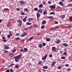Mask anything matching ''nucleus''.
Listing matches in <instances>:
<instances>
[{"instance_id":"1","label":"nucleus","mask_w":72,"mask_h":72,"mask_svg":"<svg viewBox=\"0 0 72 72\" xmlns=\"http://www.w3.org/2000/svg\"><path fill=\"white\" fill-rule=\"evenodd\" d=\"M22 56L21 55H19L15 57H14V59H20V58H21V57Z\"/></svg>"},{"instance_id":"2","label":"nucleus","mask_w":72,"mask_h":72,"mask_svg":"<svg viewBox=\"0 0 72 72\" xmlns=\"http://www.w3.org/2000/svg\"><path fill=\"white\" fill-rule=\"evenodd\" d=\"M46 57H47V55H45L44 56V57L42 58V60H45L46 59Z\"/></svg>"},{"instance_id":"3","label":"nucleus","mask_w":72,"mask_h":72,"mask_svg":"<svg viewBox=\"0 0 72 72\" xmlns=\"http://www.w3.org/2000/svg\"><path fill=\"white\" fill-rule=\"evenodd\" d=\"M52 50L54 52H55L56 51V49L55 47H53L52 48Z\"/></svg>"},{"instance_id":"4","label":"nucleus","mask_w":72,"mask_h":72,"mask_svg":"<svg viewBox=\"0 0 72 72\" xmlns=\"http://www.w3.org/2000/svg\"><path fill=\"white\" fill-rule=\"evenodd\" d=\"M63 45L64 46H65V47L68 46V44L64 43L63 44Z\"/></svg>"},{"instance_id":"5","label":"nucleus","mask_w":72,"mask_h":72,"mask_svg":"<svg viewBox=\"0 0 72 72\" xmlns=\"http://www.w3.org/2000/svg\"><path fill=\"white\" fill-rule=\"evenodd\" d=\"M55 63H56V62H55V61L53 62L51 64L52 66H55Z\"/></svg>"},{"instance_id":"6","label":"nucleus","mask_w":72,"mask_h":72,"mask_svg":"<svg viewBox=\"0 0 72 72\" xmlns=\"http://www.w3.org/2000/svg\"><path fill=\"white\" fill-rule=\"evenodd\" d=\"M37 12H39L40 13H42V10L41 9H40L38 10Z\"/></svg>"},{"instance_id":"7","label":"nucleus","mask_w":72,"mask_h":72,"mask_svg":"<svg viewBox=\"0 0 72 72\" xmlns=\"http://www.w3.org/2000/svg\"><path fill=\"white\" fill-rule=\"evenodd\" d=\"M59 28L58 26H57L55 27V28H52L51 29H50V30H55V29H58Z\"/></svg>"},{"instance_id":"8","label":"nucleus","mask_w":72,"mask_h":72,"mask_svg":"<svg viewBox=\"0 0 72 72\" xmlns=\"http://www.w3.org/2000/svg\"><path fill=\"white\" fill-rule=\"evenodd\" d=\"M50 7L51 9H55L56 7L55 6H54L53 5L50 6Z\"/></svg>"},{"instance_id":"9","label":"nucleus","mask_w":72,"mask_h":72,"mask_svg":"<svg viewBox=\"0 0 72 72\" xmlns=\"http://www.w3.org/2000/svg\"><path fill=\"white\" fill-rule=\"evenodd\" d=\"M46 22L45 21H43L42 22V24H46Z\"/></svg>"},{"instance_id":"10","label":"nucleus","mask_w":72,"mask_h":72,"mask_svg":"<svg viewBox=\"0 0 72 72\" xmlns=\"http://www.w3.org/2000/svg\"><path fill=\"white\" fill-rule=\"evenodd\" d=\"M26 35H27V33H23L21 35V36H22V37H23V36H26Z\"/></svg>"},{"instance_id":"11","label":"nucleus","mask_w":72,"mask_h":72,"mask_svg":"<svg viewBox=\"0 0 72 72\" xmlns=\"http://www.w3.org/2000/svg\"><path fill=\"white\" fill-rule=\"evenodd\" d=\"M59 4H60V5H62V6H64V4H63V2H60Z\"/></svg>"},{"instance_id":"12","label":"nucleus","mask_w":72,"mask_h":72,"mask_svg":"<svg viewBox=\"0 0 72 72\" xmlns=\"http://www.w3.org/2000/svg\"><path fill=\"white\" fill-rule=\"evenodd\" d=\"M9 55L11 57H13V55H14L12 53H10L9 54Z\"/></svg>"},{"instance_id":"13","label":"nucleus","mask_w":72,"mask_h":72,"mask_svg":"<svg viewBox=\"0 0 72 72\" xmlns=\"http://www.w3.org/2000/svg\"><path fill=\"white\" fill-rule=\"evenodd\" d=\"M20 3L21 4L23 5V4H24V1H20Z\"/></svg>"},{"instance_id":"14","label":"nucleus","mask_w":72,"mask_h":72,"mask_svg":"<svg viewBox=\"0 0 72 72\" xmlns=\"http://www.w3.org/2000/svg\"><path fill=\"white\" fill-rule=\"evenodd\" d=\"M17 22H18V23H19V24H22V21H21L20 20H18L17 21Z\"/></svg>"},{"instance_id":"15","label":"nucleus","mask_w":72,"mask_h":72,"mask_svg":"<svg viewBox=\"0 0 72 72\" xmlns=\"http://www.w3.org/2000/svg\"><path fill=\"white\" fill-rule=\"evenodd\" d=\"M60 42V41L59 40H58L55 43L56 44H59V42Z\"/></svg>"},{"instance_id":"16","label":"nucleus","mask_w":72,"mask_h":72,"mask_svg":"<svg viewBox=\"0 0 72 72\" xmlns=\"http://www.w3.org/2000/svg\"><path fill=\"white\" fill-rule=\"evenodd\" d=\"M33 37H31L30 38H29L28 40L29 41H30V40H32V39H33Z\"/></svg>"},{"instance_id":"17","label":"nucleus","mask_w":72,"mask_h":72,"mask_svg":"<svg viewBox=\"0 0 72 72\" xmlns=\"http://www.w3.org/2000/svg\"><path fill=\"white\" fill-rule=\"evenodd\" d=\"M37 17H40V14H39V13L37 12Z\"/></svg>"},{"instance_id":"18","label":"nucleus","mask_w":72,"mask_h":72,"mask_svg":"<svg viewBox=\"0 0 72 72\" xmlns=\"http://www.w3.org/2000/svg\"><path fill=\"white\" fill-rule=\"evenodd\" d=\"M47 13V12H46V10H45L44 11V14H46Z\"/></svg>"},{"instance_id":"19","label":"nucleus","mask_w":72,"mask_h":72,"mask_svg":"<svg viewBox=\"0 0 72 72\" xmlns=\"http://www.w3.org/2000/svg\"><path fill=\"white\" fill-rule=\"evenodd\" d=\"M39 48H42V45L41 44H39Z\"/></svg>"},{"instance_id":"20","label":"nucleus","mask_w":72,"mask_h":72,"mask_svg":"<svg viewBox=\"0 0 72 72\" xmlns=\"http://www.w3.org/2000/svg\"><path fill=\"white\" fill-rule=\"evenodd\" d=\"M43 68H44V69H47L48 67L47 66H43Z\"/></svg>"},{"instance_id":"21","label":"nucleus","mask_w":72,"mask_h":72,"mask_svg":"<svg viewBox=\"0 0 72 72\" xmlns=\"http://www.w3.org/2000/svg\"><path fill=\"white\" fill-rule=\"evenodd\" d=\"M43 6V5L42 4H40L39 6V8H42Z\"/></svg>"},{"instance_id":"22","label":"nucleus","mask_w":72,"mask_h":72,"mask_svg":"<svg viewBox=\"0 0 72 72\" xmlns=\"http://www.w3.org/2000/svg\"><path fill=\"white\" fill-rule=\"evenodd\" d=\"M69 20H70V21L71 22H72V17H71L69 18Z\"/></svg>"},{"instance_id":"23","label":"nucleus","mask_w":72,"mask_h":72,"mask_svg":"<svg viewBox=\"0 0 72 72\" xmlns=\"http://www.w3.org/2000/svg\"><path fill=\"white\" fill-rule=\"evenodd\" d=\"M27 25H31V24H32V23H30L29 22L26 23Z\"/></svg>"},{"instance_id":"24","label":"nucleus","mask_w":72,"mask_h":72,"mask_svg":"<svg viewBox=\"0 0 72 72\" xmlns=\"http://www.w3.org/2000/svg\"><path fill=\"white\" fill-rule=\"evenodd\" d=\"M24 11L26 12H28V8H26L24 9Z\"/></svg>"},{"instance_id":"25","label":"nucleus","mask_w":72,"mask_h":72,"mask_svg":"<svg viewBox=\"0 0 72 72\" xmlns=\"http://www.w3.org/2000/svg\"><path fill=\"white\" fill-rule=\"evenodd\" d=\"M32 18H29L28 19L29 21H32Z\"/></svg>"},{"instance_id":"26","label":"nucleus","mask_w":72,"mask_h":72,"mask_svg":"<svg viewBox=\"0 0 72 72\" xmlns=\"http://www.w3.org/2000/svg\"><path fill=\"white\" fill-rule=\"evenodd\" d=\"M33 26L35 28H36V27H37V26L36 24L33 25Z\"/></svg>"},{"instance_id":"27","label":"nucleus","mask_w":72,"mask_h":72,"mask_svg":"<svg viewBox=\"0 0 72 72\" xmlns=\"http://www.w3.org/2000/svg\"><path fill=\"white\" fill-rule=\"evenodd\" d=\"M24 51H27L28 50L27 48H24Z\"/></svg>"},{"instance_id":"28","label":"nucleus","mask_w":72,"mask_h":72,"mask_svg":"<svg viewBox=\"0 0 72 72\" xmlns=\"http://www.w3.org/2000/svg\"><path fill=\"white\" fill-rule=\"evenodd\" d=\"M16 49L12 50V53H15V51H16Z\"/></svg>"},{"instance_id":"29","label":"nucleus","mask_w":72,"mask_h":72,"mask_svg":"<svg viewBox=\"0 0 72 72\" xmlns=\"http://www.w3.org/2000/svg\"><path fill=\"white\" fill-rule=\"evenodd\" d=\"M42 45H43V46H45L46 45V44L45 43H42Z\"/></svg>"},{"instance_id":"30","label":"nucleus","mask_w":72,"mask_h":72,"mask_svg":"<svg viewBox=\"0 0 72 72\" xmlns=\"http://www.w3.org/2000/svg\"><path fill=\"white\" fill-rule=\"evenodd\" d=\"M65 57H61V58L62 59H65Z\"/></svg>"},{"instance_id":"31","label":"nucleus","mask_w":72,"mask_h":72,"mask_svg":"<svg viewBox=\"0 0 72 72\" xmlns=\"http://www.w3.org/2000/svg\"><path fill=\"white\" fill-rule=\"evenodd\" d=\"M4 49H9V47H6L4 48Z\"/></svg>"},{"instance_id":"32","label":"nucleus","mask_w":72,"mask_h":72,"mask_svg":"<svg viewBox=\"0 0 72 72\" xmlns=\"http://www.w3.org/2000/svg\"><path fill=\"white\" fill-rule=\"evenodd\" d=\"M50 14H55V13L53 12H51L50 13Z\"/></svg>"},{"instance_id":"33","label":"nucleus","mask_w":72,"mask_h":72,"mask_svg":"<svg viewBox=\"0 0 72 72\" xmlns=\"http://www.w3.org/2000/svg\"><path fill=\"white\" fill-rule=\"evenodd\" d=\"M4 53H9V52H8V51H6V50H5L4 51Z\"/></svg>"},{"instance_id":"34","label":"nucleus","mask_w":72,"mask_h":72,"mask_svg":"<svg viewBox=\"0 0 72 72\" xmlns=\"http://www.w3.org/2000/svg\"><path fill=\"white\" fill-rule=\"evenodd\" d=\"M26 19H25L24 18L23 19V21L24 22H26Z\"/></svg>"},{"instance_id":"35","label":"nucleus","mask_w":72,"mask_h":72,"mask_svg":"<svg viewBox=\"0 0 72 72\" xmlns=\"http://www.w3.org/2000/svg\"><path fill=\"white\" fill-rule=\"evenodd\" d=\"M14 65V64H12L11 65H10L9 66V67H11L12 66H13Z\"/></svg>"},{"instance_id":"36","label":"nucleus","mask_w":72,"mask_h":72,"mask_svg":"<svg viewBox=\"0 0 72 72\" xmlns=\"http://www.w3.org/2000/svg\"><path fill=\"white\" fill-rule=\"evenodd\" d=\"M67 53L66 52V51L64 53V55H67Z\"/></svg>"},{"instance_id":"37","label":"nucleus","mask_w":72,"mask_h":72,"mask_svg":"<svg viewBox=\"0 0 72 72\" xmlns=\"http://www.w3.org/2000/svg\"><path fill=\"white\" fill-rule=\"evenodd\" d=\"M46 40L47 41H50V39L47 38L46 39Z\"/></svg>"},{"instance_id":"38","label":"nucleus","mask_w":72,"mask_h":72,"mask_svg":"<svg viewBox=\"0 0 72 72\" xmlns=\"http://www.w3.org/2000/svg\"><path fill=\"white\" fill-rule=\"evenodd\" d=\"M21 14L22 15H24V12H22L21 13Z\"/></svg>"},{"instance_id":"39","label":"nucleus","mask_w":72,"mask_h":72,"mask_svg":"<svg viewBox=\"0 0 72 72\" xmlns=\"http://www.w3.org/2000/svg\"><path fill=\"white\" fill-rule=\"evenodd\" d=\"M32 26H30L28 27V29H31V28H32Z\"/></svg>"},{"instance_id":"40","label":"nucleus","mask_w":72,"mask_h":72,"mask_svg":"<svg viewBox=\"0 0 72 72\" xmlns=\"http://www.w3.org/2000/svg\"><path fill=\"white\" fill-rule=\"evenodd\" d=\"M16 40H19L20 39L19 38V37H17V38H15Z\"/></svg>"},{"instance_id":"41","label":"nucleus","mask_w":72,"mask_h":72,"mask_svg":"<svg viewBox=\"0 0 72 72\" xmlns=\"http://www.w3.org/2000/svg\"><path fill=\"white\" fill-rule=\"evenodd\" d=\"M37 10H38V8H35L34 9V10L35 11Z\"/></svg>"},{"instance_id":"42","label":"nucleus","mask_w":72,"mask_h":72,"mask_svg":"<svg viewBox=\"0 0 72 72\" xmlns=\"http://www.w3.org/2000/svg\"><path fill=\"white\" fill-rule=\"evenodd\" d=\"M15 68H17L18 67V65H16L15 66Z\"/></svg>"},{"instance_id":"43","label":"nucleus","mask_w":72,"mask_h":72,"mask_svg":"<svg viewBox=\"0 0 72 72\" xmlns=\"http://www.w3.org/2000/svg\"><path fill=\"white\" fill-rule=\"evenodd\" d=\"M5 72H10V71L9 69H7L6 71Z\"/></svg>"},{"instance_id":"44","label":"nucleus","mask_w":72,"mask_h":72,"mask_svg":"<svg viewBox=\"0 0 72 72\" xmlns=\"http://www.w3.org/2000/svg\"><path fill=\"white\" fill-rule=\"evenodd\" d=\"M41 63H42V61H39L38 63L39 64H41Z\"/></svg>"},{"instance_id":"45","label":"nucleus","mask_w":72,"mask_h":72,"mask_svg":"<svg viewBox=\"0 0 72 72\" xmlns=\"http://www.w3.org/2000/svg\"><path fill=\"white\" fill-rule=\"evenodd\" d=\"M15 62H18V61H19V60H18V59H16L15 60Z\"/></svg>"},{"instance_id":"46","label":"nucleus","mask_w":72,"mask_h":72,"mask_svg":"<svg viewBox=\"0 0 72 72\" xmlns=\"http://www.w3.org/2000/svg\"><path fill=\"white\" fill-rule=\"evenodd\" d=\"M8 38H10V35H8L7 36Z\"/></svg>"},{"instance_id":"47","label":"nucleus","mask_w":72,"mask_h":72,"mask_svg":"<svg viewBox=\"0 0 72 72\" xmlns=\"http://www.w3.org/2000/svg\"><path fill=\"white\" fill-rule=\"evenodd\" d=\"M5 39V37L4 36H3L2 37V39H3V40H4Z\"/></svg>"},{"instance_id":"48","label":"nucleus","mask_w":72,"mask_h":72,"mask_svg":"<svg viewBox=\"0 0 72 72\" xmlns=\"http://www.w3.org/2000/svg\"><path fill=\"white\" fill-rule=\"evenodd\" d=\"M72 26H68V27L69 28H71Z\"/></svg>"},{"instance_id":"49","label":"nucleus","mask_w":72,"mask_h":72,"mask_svg":"<svg viewBox=\"0 0 72 72\" xmlns=\"http://www.w3.org/2000/svg\"><path fill=\"white\" fill-rule=\"evenodd\" d=\"M69 6H72V4H70L68 5Z\"/></svg>"},{"instance_id":"50","label":"nucleus","mask_w":72,"mask_h":72,"mask_svg":"<svg viewBox=\"0 0 72 72\" xmlns=\"http://www.w3.org/2000/svg\"><path fill=\"white\" fill-rule=\"evenodd\" d=\"M44 27H45V26H41V28L42 29H43V28H44Z\"/></svg>"},{"instance_id":"51","label":"nucleus","mask_w":72,"mask_h":72,"mask_svg":"<svg viewBox=\"0 0 72 72\" xmlns=\"http://www.w3.org/2000/svg\"><path fill=\"white\" fill-rule=\"evenodd\" d=\"M65 66H66V67H68V66H69V65L66 64L65 65Z\"/></svg>"},{"instance_id":"52","label":"nucleus","mask_w":72,"mask_h":72,"mask_svg":"<svg viewBox=\"0 0 72 72\" xmlns=\"http://www.w3.org/2000/svg\"><path fill=\"white\" fill-rule=\"evenodd\" d=\"M49 57L50 58H51L52 57V55H50L49 56Z\"/></svg>"},{"instance_id":"53","label":"nucleus","mask_w":72,"mask_h":72,"mask_svg":"<svg viewBox=\"0 0 72 72\" xmlns=\"http://www.w3.org/2000/svg\"><path fill=\"white\" fill-rule=\"evenodd\" d=\"M3 42H6V40L4 39L3 40Z\"/></svg>"},{"instance_id":"54","label":"nucleus","mask_w":72,"mask_h":72,"mask_svg":"<svg viewBox=\"0 0 72 72\" xmlns=\"http://www.w3.org/2000/svg\"><path fill=\"white\" fill-rule=\"evenodd\" d=\"M24 40H21V42L22 43H23V42H24Z\"/></svg>"},{"instance_id":"55","label":"nucleus","mask_w":72,"mask_h":72,"mask_svg":"<svg viewBox=\"0 0 72 72\" xmlns=\"http://www.w3.org/2000/svg\"><path fill=\"white\" fill-rule=\"evenodd\" d=\"M4 10H8V8H4Z\"/></svg>"},{"instance_id":"56","label":"nucleus","mask_w":72,"mask_h":72,"mask_svg":"<svg viewBox=\"0 0 72 72\" xmlns=\"http://www.w3.org/2000/svg\"><path fill=\"white\" fill-rule=\"evenodd\" d=\"M58 22L57 21H55V24H58Z\"/></svg>"},{"instance_id":"57","label":"nucleus","mask_w":72,"mask_h":72,"mask_svg":"<svg viewBox=\"0 0 72 72\" xmlns=\"http://www.w3.org/2000/svg\"><path fill=\"white\" fill-rule=\"evenodd\" d=\"M23 48L21 49L20 50V51H23Z\"/></svg>"},{"instance_id":"58","label":"nucleus","mask_w":72,"mask_h":72,"mask_svg":"<svg viewBox=\"0 0 72 72\" xmlns=\"http://www.w3.org/2000/svg\"><path fill=\"white\" fill-rule=\"evenodd\" d=\"M10 72H13V69H10Z\"/></svg>"},{"instance_id":"59","label":"nucleus","mask_w":72,"mask_h":72,"mask_svg":"<svg viewBox=\"0 0 72 72\" xmlns=\"http://www.w3.org/2000/svg\"><path fill=\"white\" fill-rule=\"evenodd\" d=\"M19 24V27H21V24Z\"/></svg>"},{"instance_id":"60","label":"nucleus","mask_w":72,"mask_h":72,"mask_svg":"<svg viewBox=\"0 0 72 72\" xmlns=\"http://www.w3.org/2000/svg\"><path fill=\"white\" fill-rule=\"evenodd\" d=\"M67 71H71V69H67Z\"/></svg>"},{"instance_id":"61","label":"nucleus","mask_w":72,"mask_h":72,"mask_svg":"<svg viewBox=\"0 0 72 72\" xmlns=\"http://www.w3.org/2000/svg\"><path fill=\"white\" fill-rule=\"evenodd\" d=\"M9 35H10V36H13V34H12V33H9Z\"/></svg>"},{"instance_id":"62","label":"nucleus","mask_w":72,"mask_h":72,"mask_svg":"<svg viewBox=\"0 0 72 72\" xmlns=\"http://www.w3.org/2000/svg\"><path fill=\"white\" fill-rule=\"evenodd\" d=\"M16 10L18 11L20 10V9L19 8H18L16 9Z\"/></svg>"},{"instance_id":"63","label":"nucleus","mask_w":72,"mask_h":72,"mask_svg":"<svg viewBox=\"0 0 72 72\" xmlns=\"http://www.w3.org/2000/svg\"><path fill=\"white\" fill-rule=\"evenodd\" d=\"M41 34V33H38L37 34V35H40Z\"/></svg>"},{"instance_id":"64","label":"nucleus","mask_w":72,"mask_h":72,"mask_svg":"<svg viewBox=\"0 0 72 72\" xmlns=\"http://www.w3.org/2000/svg\"><path fill=\"white\" fill-rule=\"evenodd\" d=\"M48 3L49 4H51V2H50V1H48Z\"/></svg>"}]
</instances>
